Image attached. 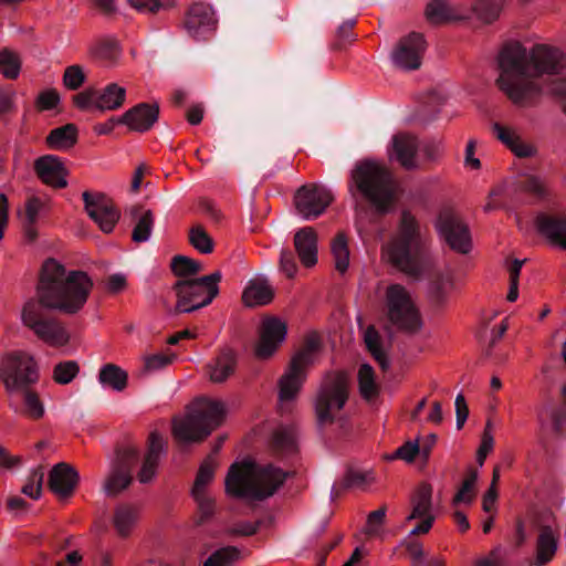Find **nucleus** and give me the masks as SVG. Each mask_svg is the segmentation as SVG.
Segmentation results:
<instances>
[{"mask_svg":"<svg viewBox=\"0 0 566 566\" xmlns=\"http://www.w3.org/2000/svg\"><path fill=\"white\" fill-rule=\"evenodd\" d=\"M497 65L499 87L514 104H532L547 86L566 112V56L560 50L535 44L528 51L522 43L509 41L500 50Z\"/></svg>","mask_w":566,"mask_h":566,"instance_id":"1","label":"nucleus"},{"mask_svg":"<svg viewBox=\"0 0 566 566\" xmlns=\"http://www.w3.org/2000/svg\"><path fill=\"white\" fill-rule=\"evenodd\" d=\"M93 282L83 271L66 272L64 265L48 259L36 289L38 301H28L22 310V322L34 335L52 347L69 343L70 334L56 318L45 315L44 308L67 315L78 313L87 302Z\"/></svg>","mask_w":566,"mask_h":566,"instance_id":"2","label":"nucleus"},{"mask_svg":"<svg viewBox=\"0 0 566 566\" xmlns=\"http://www.w3.org/2000/svg\"><path fill=\"white\" fill-rule=\"evenodd\" d=\"M382 259L403 274L421 279L432 261L428 253V235L418 219L402 210L395 232L381 248Z\"/></svg>","mask_w":566,"mask_h":566,"instance_id":"3","label":"nucleus"},{"mask_svg":"<svg viewBox=\"0 0 566 566\" xmlns=\"http://www.w3.org/2000/svg\"><path fill=\"white\" fill-rule=\"evenodd\" d=\"M347 190L356 207L367 202L377 212L387 213L397 199L399 182L384 163L366 158L350 169Z\"/></svg>","mask_w":566,"mask_h":566,"instance_id":"4","label":"nucleus"},{"mask_svg":"<svg viewBox=\"0 0 566 566\" xmlns=\"http://www.w3.org/2000/svg\"><path fill=\"white\" fill-rule=\"evenodd\" d=\"M287 474L273 464L260 465L245 459L229 468L224 488L232 497L261 501L273 495L285 482Z\"/></svg>","mask_w":566,"mask_h":566,"instance_id":"5","label":"nucleus"},{"mask_svg":"<svg viewBox=\"0 0 566 566\" xmlns=\"http://www.w3.org/2000/svg\"><path fill=\"white\" fill-rule=\"evenodd\" d=\"M224 416L222 401L200 397L192 402L184 418L174 419V437L185 443L201 441L222 423Z\"/></svg>","mask_w":566,"mask_h":566,"instance_id":"6","label":"nucleus"},{"mask_svg":"<svg viewBox=\"0 0 566 566\" xmlns=\"http://www.w3.org/2000/svg\"><path fill=\"white\" fill-rule=\"evenodd\" d=\"M321 337L311 333L303 347L292 357L290 366L279 381V408L282 413L290 412L305 378L307 368L313 365L321 350Z\"/></svg>","mask_w":566,"mask_h":566,"instance_id":"7","label":"nucleus"},{"mask_svg":"<svg viewBox=\"0 0 566 566\" xmlns=\"http://www.w3.org/2000/svg\"><path fill=\"white\" fill-rule=\"evenodd\" d=\"M221 277V272L216 271L198 279H182L176 282V310L180 313H191L209 305L219 294Z\"/></svg>","mask_w":566,"mask_h":566,"instance_id":"8","label":"nucleus"},{"mask_svg":"<svg viewBox=\"0 0 566 566\" xmlns=\"http://www.w3.org/2000/svg\"><path fill=\"white\" fill-rule=\"evenodd\" d=\"M348 399V379L344 373H328L315 399V412L319 426L332 423Z\"/></svg>","mask_w":566,"mask_h":566,"instance_id":"9","label":"nucleus"},{"mask_svg":"<svg viewBox=\"0 0 566 566\" xmlns=\"http://www.w3.org/2000/svg\"><path fill=\"white\" fill-rule=\"evenodd\" d=\"M0 379L10 394L29 388L39 379L34 357L23 350L6 354L0 360Z\"/></svg>","mask_w":566,"mask_h":566,"instance_id":"10","label":"nucleus"},{"mask_svg":"<svg viewBox=\"0 0 566 566\" xmlns=\"http://www.w3.org/2000/svg\"><path fill=\"white\" fill-rule=\"evenodd\" d=\"M386 308L388 319L396 328L407 333H416L421 328L420 313L403 285L396 283L387 287Z\"/></svg>","mask_w":566,"mask_h":566,"instance_id":"11","label":"nucleus"},{"mask_svg":"<svg viewBox=\"0 0 566 566\" xmlns=\"http://www.w3.org/2000/svg\"><path fill=\"white\" fill-rule=\"evenodd\" d=\"M434 228L451 250L468 254L472 249V238L468 224L452 209H442L434 222Z\"/></svg>","mask_w":566,"mask_h":566,"instance_id":"12","label":"nucleus"},{"mask_svg":"<svg viewBox=\"0 0 566 566\" xmlns=\"http://www.w3.org/2000/svg\"><path fill=\"white\" fill-rule=\"evenodd\" d=\"M139 461V450L133 444H125L116 450L109 472L104 482L107 496H115L125 490L133 480V469Z\"/></svg>","mask_w":566,"mask_h":566,"instance_id":"13","label":"nucleus"},{"mask_svg":"<svg viewBox=\"0 0 566 566\" xmlns=\"http://www.w3.org/2000/svg\"><path fill=\"white\" fill-rule=\"evenodd\" d=\"M333 200L332 191L316 184L302 186L294 196L296 212L304 220L318 218Z\"/></svg>","mask_w":566,"mask_h":566,"instance_id":"14","label":"nucleus"},{"mask_svg":"<svg viewBox=\"0 0 566 566\" xmlns=\"http://www.w3.org/2000/svg\"><path fill=\"white\" fill-rule=\"evenodd\" d=\"M426 50L423 35L418 32H411L402 36L391 52V60L395 66L413 71L421 66L422 55Z\"/></svg>","mask_w":566,"mask_h":566,"instance_id":"15","label":"nucleus"},{"mask_svg":"<svg viewBox=\"0 0 566 566\" xmlns=\"http://www.w3.org/2000/svg\"><path fill=\"white\" fill-rule=\"evenodd\" d=\"M388 156L406 169H413L422 163L433 160L438 150L436 144H390Z\"/></svg>","mask_w":566,"mask_h":566,"instance_id":"16","label":"nucleus"},{"mask_svg":"<svg viewBox=\"0 0 566 566\" xmlns=\"http://www.w3.org/2000/svg\"><path fill=\"white\" fill-rule=\"evenodd\" d=\"M83 201L90 218L98 224L103 232L111 233L120 217L113 203L104 195H91L88 191L83 192Z\"/></svg>","mask_w":566,"mask_h":566,"instance_id":"17","label":"nucleus"},{"mask_svg":"<svg viewBox=\"0 0 566 566\" xmlns=\"http://www.w3.org/2000/svg\"><path fill=\"white\" fill-rule=\"evenodd\" d=\"M287 333L286 324L277 317H268L263 321L260 339L255 347L258 358L266 359L277 349L285 339Z\"/></svg>","mask_w":566,"mask_h":566,"instance_id":"18","label":"nucleus"},{"mask_svg":"<svg viewBox=\"0 0 566 566\" xmlns=\"http://www.w3.org/2000/svg\"><path fill=\"white\" fill-rule=\"evenodd\" d=\"M217 19L211 7L196 3L190 7L185 19V29L196 40H205L216 30Z\"/></svg>","mask_w":566,"mask_h":566,"instance_id":"19","label":"nucleus"},{"mask_svg":"<svg viewBox=\"0 0 566 566\" xmlns=\"http://www.w3.org/2000/svg\"><path fill=\"white\" fill-rule=\"evenodd\" d=\"M159 118L157 103H139L117 117V123L126 125L132 132L146 133Z\"/></svg>","mask_w":566,"mask_h":566,"instance_id":"20","label":"nucleus"},{"mask_svg":"<svg viewBox=\"0 0 566 566\" xmlns=\"http://www.w3.org/2000/svg\"><path fill=\"white\" fill-rule=\"evenodd\" d=\"M50 211L49 201L39 196H30L25 199L23 207L18 210V217L23 226L24 235L29 241L38 237L36 226Z\"/></svg>","mask_w":566,"mask_h":566,"instance_id":"21","label":"nucleus"},{"mask_svg":"<svg viewBox=\"0 0 566 566\" xmlns=\"http://www.w3.org/2000/svg\"><path fill=\"white\" fill-rule=\"evenodd\" d=\"M214 468L216 460L211 454L202 461L191 491L193 499L199 504L203 517H208L213 513L212 501L206 495L205 488L213 479Z\"/></svg>","mask_w":566,"mask_h":566,"instance_id":"22","label":"nucleus"},{"mask_svg":"<svg viewBox=\"0 0 566 566\" xmlns=\"http://www.w3.org/2000/svg\"><path fill=\"white\" fill-rule=\"evenodd\" d=\"M165 453L166 443L163 436L157 431L150 432L148 438V449L142 468L137 474V479L140 483H148L155 478L160 458Z\"/></svg>","mask_w":566,"mask_h":566,"instance_id":"23","label":"nucleus"},{"mask_svg":"<svg viewBox=\"0 0 566 566\" xmlns=\"http://www.w3.org/2000/svg\"><path fill=\"white\" fill-rule=\"evenodd\" d=\"M535 226L538 233L552 245L566 251V217L539 213Z\"/></svg>","mask_w":566,"mask_h":566,"instance_id":"24","label":"nucleus"},{"mask_svg":"<svg viewBox=\"0 0 566 566\" xmlns=\"http://www.w3.org/2000/svg\"><path fill=\"white\" fill-rule=\"evenodd\" d=\"M77 482V471L64 462L55 464L49 475L50 490L59 497L70 496Z\"/></svg>","mask_w":566,"mask_h":566,"instance_id":"25","label":"nucleus"},{"mask_svg":"<svg viewBox=\"0 0 566 566\" xmlns=\"http://www.w3.org/2000/svg\"><path fill=\"white\" fill-rule=\"evenodd\" d=\"M34 170L44 184L54 188H64L67 184L63 164L55 156L46 155L38 158Z\"/></svg>","mask_w":566,"mask_h":566,"instance_id":"26","label":"nucleus"},{"mask_svg":"<svg viewBox=\"0 0 566 566\" xmlns=\"http://www.w3.org/2000/svg\"><path fill=\"white\" fill-rule=\"evenodd\" d=\"M294 247L304 266L312 268L317 263V234L313 228L300 229L294 235Z\"/></svg>","mask_w":566,"mask_h":566,"instance_id":"27","label":"nucleus"},{"mask_svg":"<svg viewBox=\"0 0 566 566\" xmlns=\"http://www.w3.org/2000/svg\"><path fill=\"white\" fill-rule=\"evenodd\" d=\"M559 532L549 525L539 528L536 539V553L533 564L543 566L549 563L558 547Z\"/></svg>","mask_w":566,"mask_h":566,"instance_id":"28","label":"nucleus"},{"mask_svg":"<svg viewBox=\"0 0 566 566\" xmlns=\"http://www.w3.org/2000/svg\"><path fill=\"white\" fill-rule=\"evenodd\" d=\"M446 98L438 92L428 93L421 101L418 109L413 115V123L426 128L429 124L438 118L441 107Z\"/></svg>","mask_w":566,"mask_h":566,"instance_id":"29","label":"nucleus"},{"mask_svg":"<svg viewBox=\"0 0 566 566\" xmlns=\"http://www.w3.org/2000/svg\"><path fill=\"white\" fill-rule=\"evenodd\" d=\"M237 355L230 348H224L220 354L208 365L209 377L213 382H223L235 370Z\"/></svg>","mask_w":566,"mask_h":566,"instance_id":"30","label":"nucleus"},{"mask_svg":"<svg viewBox=\"0 0 566 566\" xmlns=\"http://www.w3.org/2000/svg\"><path fill=\"white\" fill-rule=\"evenodd\" d=\"M429 516H434L432 513V486L428 483H422L411 496V512L406 520L410 522Z\"/></svg>","mask_w":566,"mask_h":566,"instance_id":"31","label":"nucleus"},{"mask_svg":"<svg viewBox=\"0 0 566 566\" xmlns=\"http://www.w3.org/2000/svg\"><path fill=\"white\" fill-rule=\"evenodd\" d=\"M274 296L273 290L266 281L252 280L242 293V301L249 307L269 304Z\"/></svg>","mask_w":566,"mask_h":566,"instance_id":"32","label":"nucleus"},{"mask_svg":"<svg viewBox=\"0 0 566 566\" xmlns=\"http://www.w3.org/2000/svg\"><path fill=\"white\" fill-rule=\"evenodd\" d=\"M97 379L103 388L120 392L127 387L128 374L122 367L109 363L101 367Z\"/></svg>","mask_w":566,"mask_h":566,"instance_id":"33","label":"nucleus"},{"mask_svg":"<svg viewBox=\"0 0 566 566\" xmlns=\"http://www.w3.org/2000/svg\"><path fill=\"white\" fill-rule=\"evenodd\" d=\"M126 90L117 83H109L103 90H97L95 108L101 111H115L123 106Z\"/></svg>","mask_w":566,"mask_h":566,"instance_id":"34","label":"nucleus"},{"mask_svg":"<svg viewBox=\"0 0 566 566\" xmlns=\"http://www.w3.org/2000/svg\"><path fill=\"white\" fill-rule=\"evenodd\" d=\"M132 216L135 222L132 232L133 241L137 243L147 242L150 239L155 223L153 211L149 209L135 208L132 211Z\"/></svg>","mask_w":566,"mask_h":566,"instance_id":"35","label":"nucleus"},{"mask_svg":"<svg viewBox=\"0 0 566 566\" xmlns=\"http://www.w3.org/2000/svg\"><path fill=\"white\" fill-rule=\"evenodd\" d=\"M426 17L429 22L441 24L458 20L452 6L447 0H432L427 4Z\"/></svg>","mask_w":566,"mask_h":566,"instance_id":"36","label":"nucleus"},{"mask_svg":"<svg viewBox=\"0 0 566 566\" xmlns=\"http://www.w3.org/2000/svg\"><path fill=\"white\" fill-rule=\"evenodd\" d=\"M138 517L135 506L120 504L116 507L114 514V526L120 536H127L134 527Z\"/></svg>","mask_w":566,"mask_h":566,"instance_id":"37","label":"nucleus"},{"mask_svg":"<svg viewBox=\"0 0 566 566\" xmlns=\"http://www.w3.org/2000/svg\"><path fill=\"white\" fill-rule=\"evenodd\" d=\"M358 389L365 400H371L379 394L374 368L369 364L360 365L357 374Z\"/></svg>","mask_w":566,"mask_h":566,"instance_id":"38","label":"nucleus"},{"mask_svg":"<svg viewBox=\"0 0 566 566\" xmlns=\"http://www.w3.org/2000/svg\"><path fill=\"white\" fill-rule=\"evenodd\" d=\"M273 443L276 450L284 454L297 451L296 429L293 426H282L273 433Z\"/></svg>","mask_w":566,"mask_h":566,"instance_id":"39","label":"nucleus"},{"mask_svg":"<svg viewBox=\"0 0 566 566\" xmlns=\"http://www.w3.org/2000/svg\"><path fill=\"white\" fill-rule=\"evenodd\" d=\"M331 250L335 262V269L340 274H344L349 266V249L344 233H338L333 239Z\"/></svg>","mask_w":566,"mask_h":566,"instance_id":"40","label":"nucleus"},{"mask_svg":"<svg viewBox=\"0 0 566 566\" xmlns=\"http://www.w3.org/2000/svg\"><path fill=\"white\" fill-rule=\"evenodd\" d=\"M479 479L478 470L473 468H469L467 470V475L459 488L458 492L455 493L452 504L459 505L461 503L464 504H471L474 499V488L476 484V481Z\"/></svg>","mask_w":566,"mask_h":566,"instance_id":"41","label":"nucleus"},{"mask_svg":"<svg viewBox=\"0 0 566 566\" xmlns=\"http://www.w3.org/2000/svg\"><path fill=\"white\" fill-rule=\"evenodd\" d=\"M543 427H549L558 433L566 424V409L564 407H546L538 415Z\"/></svg>","mask_w":566,"mask_h":566,"instance_id":"42","label":"nucleus"},{"mask_svg":"<svg viewBox=\"0 0 566 566\" xmlns=\"http://www.w3.org/2000/svg\"><path fill=\"white\" fill-rule=\"evenodd\" d=\"M503 3L504 0H476L473 10L480 20L492 23L500 17Z\"/></svg>","mask_w":566,"mask_h":566,"instance_id":"43","label":"nucleus"},{"mask_svg":"<svg viewBox=\"0 0 566 566\" xmlns=\"http://www.w3.org/2000/svg\"><path fill=\"white\" fill-rule=\"evenodd\" d=\"M80 374V365L75 360H63L57 363L52 371L53 380L59 385L72 382Z\"/></svg>","mask_w":566,"mask_h":566,"instance_id":"44","label":"nucleus"},{"mask_svg":"<svg viewBox=\"0 0 566 566\" xmlns=\"http://www.w3.org/2000/svg\"><path fill=\"white\" fill-rule=\"evenodd\" d=\"M364 342L373 357L380 364L382 368L387 366L386 354L381 347V337L377 329L369 326L364 334Z\"/></svg>","mask_w":566,"mask_h":566,"instance_id":"45","label":"nucleus"},{"mask_svg":"<svg viewBox=\"0 0 566 566\" xmlns=\"http://www.w3.org/2000/svg\"><path fill=\"white\" fill-rule=\"evenodd\" d=\"M23 391V409L22 413L28 418L33 420H39L44 416L45 409L44 406L39 398L38 394L29 390V388L22 390Z\"/></svg>","mask_w":566,"mask_h":566,"instance_id":"46","label":"nucleus"},{"mask_svg":"<svg viewBox=\"0 0 566 566\" xmlns=\"http://www.w3.org/2000/svg\"><path fill=\"white\" fill-rule=\"evenodd\" d=\"M239 549L233 546L222 547L213 552L202 566H230L232 562L239 558Z\"/></svg>","mask_w":566,"mask_h":566,"instance_id":"47","label":"nucleus"},{"mask_svg":"<svg viewBox=\"0 0 566 566\" xmlns=\"http://www.w3.org/2000/svg\"><path fill=\"white\" fill-rule=\"evenodd\" d=\"M171 270L175 275L187 279L201 270V264L185 255H176L171 260Z\"/></svg>","mask_w":566,"mask_h":566,"instance_id":"48","label":"nucleus"},{"mask_svg":"<svg viewBox=\"0 0 566 566\" xmlns=\"http://www.w3.org/2000/svg\"><path fill=\"white\" fill-rule=\"evenodd\" d=\"M86 81V74L78 64H73L64 70L63 85L70 91H77Z\"/></svg>","mask_w":566,"mask_h":566,"instance_id":"49","label":"nucleus"},{"mask_svg":"<svg viewBox=\"0 0 566 566\" xmlns=\"http://www.w3.org/2000/svg\"><path fill=\"white\" fill-rule=\"evenodd\" d=\"M375 481V473L371 470L352 469L346 473L345 483L348 488L366 489Z\"/></svg>","mask_w":566,"mask_h":566,"instance_id":"50","label":"nucleus"},{"mask_svg":"<svg viewBox=\"0 0 566 566\" xmlns=\"http://www.w3.org/2000/svg\"><path fill=\"white\" fill-rule=\"evenodd\" d=\"M452 282L448 277L440 276L429 284V294L432 302L437 305H442L448 298L449 289Z\"/></svg>","mask_w":566,"mask_h":566,"instance_id":"51","label":"nucleus"},{"mask_svg":"<svg viewBox=\"0 0 566 566\" xmlns=\"http://www.w3.org/2000/svg\"><path fill=\"white\" fill-rule=\"evenodd\" d=\"M19 57L7 50L0 52V72L8 78H15L20 72Z\"/></svg>","mask_w":566,"mask_h":566,"instance_id":"52","label":"nucleus"},{"mask_svg":"<svg viewBox=\"0 0 566 566\" xmlns=\"http://www.w3.org/2000/svg\"><path fill=\"white\" fill-rule=\"evenodd\" d=\"M189 240L192 247L201 253H210L213 249V242L209 234L199 226L193 227L189 233Z\"/></svg>","mask_w":566,"mask_h":566,"instance_id":"53","label":"nucleus"},{"mask_svg":"<svg viewBox=\"0 0 566 566\" xmlns=\"http://www.w3.org/2000/svg\"><path fill=\"white\" fill-rule=\"evenodd\" d=\"M521 188L525 192L531 193L538 199H543L547 196L545 180L539 176H527L523 181H521Z\"/></svg>","mask_w":566,"mask_h":566,"instance_id":"54","label":"nucleus"},{"mask_svg":"<svg viewBox=\"0 0 566 566\" xmlns=\"http://www.w3.org/2000/svg\"><path fill=\"white\" fill-rule=\"evenodd\" d=\"M77 126L69 123L50 132L44 142H76Z\"/></svg>","mask_w":566,"mask_h":566,"instance_id":"55","label":"nucleus"},{"mask_svg":"<svg viewBox=\"0 0 566 566\" xmlns=\"http://www.w3.org/2000/svg\"><path fill=\"white\" fill-rule=\"evenodd\" d=\"M94 54L103 61L113 62L119 54L118 44L114 40H103L95 46Z\"/></svg>","mask_w":566,"mask_h":566,"instance_id":"56","label":"nucleus"},{"mask_svg":"<svg viewBox=\"0 0 566 566\" xmlns=\"http://www.w3.org/2000/svg\"><path fill=\"white\" fill-rule=\"evenodd\" d=\"M130 4L143 12L156 13L161 9H168L174 4V0H128Z\"/></svg>","mask_w":566,"mask_h":566,"instance_id":"57","label":"nucleus"},{"mask_svg":"<svg viewBox=\"0 0 566 566\" xmlns=\"http://www.w3.org/2000/svg\"><path fill=\"white\" fill-rule=\"evenodd\" d=\"M176 358V355H166V354H153L145 357L144 368L147 373H153L160 370L172 363Z\"/></svg>","mask_w":566,"mask_h":566,"instance_id":"58","label":"nucleus"},{"mask_svg":"<svg viewBox=\"0 0 566 566\" xmlns=\"http://www.w3.org/2000/svg\"><path fill=\"white\" fill-rule=\"evenodd\" d=\"M490 421L486 423V428L483 431L482 440L476 452V462L479 467H483L488 454L492 451L494 446V439L490 430Z\"/></svg>","mask_w":566,"mask_h":566,"instance_id":"59","label":"nucleus"},{"mask_svg":"<svg viewBox=\"0 0 566 566\" xmlns=\"http://www.w3.org/2000/svg\"><path fill=\"white\" fill-rule=\"evenodd\" d=\"M280 270L290 279L294 277L297 272L294 253L289 249H282L281 251Z\"/></svg>","mask_w":566,"mask_h":566,"instance_id":"60","label":"nucleus"},{"mask_svg":"<svg viewBox=\"0 0 566 566\" xmlns=\"http://www.w3.org/2000/svg\"><path fill=\"white\" fill-rule=\"evenodd\" d=\"M97 101V90L90 87L73 96V103L80 109L95 107Z\"/></svg>","mask_w":566,"mask_h":566,"instance_id":"61","label":"nucleus"},{"mask_svg":"<svg viewBox=\"0 0 566 566\" xmlns=\"http://www.w3.org/2000/svg\"><path fill=\"white\" fill-rule=\"evenodd\" d=\"M386 517V507L382 506L373 511L367 516L366 533L368 535H377L379 527L384 524Z\"/></svg>","mask_w":566,"mask_h":566,"instance_id":"62","label":"nucleus"},{"mask_svg":"<svg viewBox=\"0 0 566 566\" xmlns=\"http://www.w3.org/2000/svg\"><path fill=\"white\" fill-rule=\"evenodd\" d=\"M42 482H43V473L42 472H34L31 481L28 482L23 488L22 492L27 496L36 500L41 495L42 491Z\"/></svg>","mask_w":566,"mask_h":566,"instance_id":"63","label":"nucleus"},{"mask_svg":"<svg viewBox=\"0 0 566 566\" xmlns=\"http://www.w3.org/2000/svg\"><path fill=\"white\" fill-rule=\"evenodd\" d=\"M420 453V444L418 441H407L396 451V455L406 462H412L417 454Z\"/></svg>","mask_w":566,"mask_h":566,"instance_id":"64","label":"nucleus"}]
</instances>
